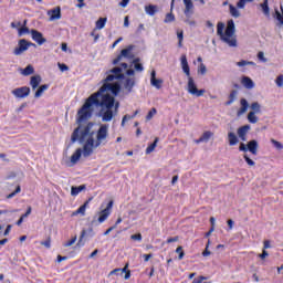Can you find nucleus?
Returning a JSON list of instances; mask_svg holds the SVG:
<instances>
[{"label": "nucleus", "instance_id": "obj_8", "mask_svg": "<svg viewBox=\"0 0 283 283\" xmlns=\"http://www.w3.org/2000/svg\"><path fill=\"white\" fill-rule=\"evenodd\" d=\"M108 132H109V126L107 125H102L98 130H97V135H96V142H95V147H101V143H103V140L107 139L108 136Z\"/></svg>", "mask_w": 283, "mask_h": 283}, {"label": "nucleus", "instance_id": "obj_38", "mask_svg": "<svg viewBox=\"0 0 283 283\" xmlns=\"http://www.w3.org/2000/svg\"><path fill=\"white\" fill-rule=\"evenodd\" d=\"M230 14L231 17H234V19H238L240 17V11L234 6L230 4Z\"/></svg>", "mask_w": 283, "mask_h": 283}, {"label": "nucleus", "instance_id": "obj_53", "mask_svg": "<svg viewBox=\"0 0 283 283\" xmlns=\"http://www.w3.org/2000/svg\"><path fill=\"white\" fill-rule=\"evenodd\" d=\"M209 244H211L210 240H208V244L206 247V250L202 252L203 258H207L208 255H211V251H209Z\"/></svg>", "mask_w": 283, "mask_h": 283}, {"label": "nucleus", "instance_id": "obj_7", "mask_svg": "<svg viewBox=\"0 0 283 283\" xmlns=\"http://www.w3.org/2000/svg\"><path fill=\"white\" fill-rule=\"evenodd\" d=\"M32 45H34V43L28 42L25 39H21L18 42V46L13 50V54L15 56H21V54H23V52H28V49L32 48Z\"/></svg>", "mask_w": 283, "mask_h": 283}, {"label": "nucleus", "instance_id": "obj_36", "mask_svg": "<svg viewBox=\"0 0 283 283\" xmlns=\"http://www.w3.org/2000/svg\"><path fill=\"white\" fill-rule=\"evenodd\" d=\"M251 111L254 112L255 114H260L262 112V106H260V103L254 102L250 105Z\"/></svg>", "mask_w": 283, "mask_h": 283}, {"label": "nucleus", "instance_id": "obj_59", "mask_svg": "<svg viewBox=\"0 0 283 283\" xmlns=\"http://www.w3.org/2000/svg\"><path fill=\"white\" fill-rule=\"evenodd\" d=\"M259 61H262L263 63H266V57H264V52L260 51L258 53Z\"/></svg>", "mask_w": 283, "mask_h": 283}, {"label": "nucleus", "instance_id": "obj_11", "mask_svg": "<svg viewBox=\"0 0 283 283\" xmlns=\"http://www.w3.org/2000/svg\"><path fill=\"white\" fill-rule=\"evenodd\" d=\"M132 50H134L133 45H128L126 49H123L120 54L113 60V65H118L124 59H129V56H132Z\"/></svg>", "mask_w": 283, "mask_h": 283}, {"label": "nucleus", "instance_id": "obj_20", "mask_svg": "<svg viewBox=\"0 0 283 283\" xmlns=\"http://www.w3.org/2000/svg\"><path fill=\"white\" fill-rule=\"evenodd\" d=\"M240 105L241 107L238 109L237 116H242L247 114V111L249 109V102L247 101V98H241Z\"/></svg>", "mask_w": 283, "mask_h": 283}, {"label": "nucleus", "instance_id": "obj_28", "mask_svg": "<svg viewBox=\"0 0 283 283\" xmlns=\"http://www.w3.org/2000/svg\"><path fill=\"white\" fill-rule=\"evenodd\" d=\"M30 29L28 28V20H24L22 27L18 29L19 36H23V34H28Z\"/></svg>", "mask_w": 283, "mask_h": 283}, {"label": "nucleus", "instance_id": "obj_55", "mask_svg": "<svg viewBox=\"0 0 283 283\" xmlns=\"http://www.w3.org/2000/svg\"><path fill=\"white\" fill-rule=\"evenodd\" d=\"M23 23H21V21L18 22H11V28H13L14 30H19V28H22Z\"/></svg>", "mask_w": 283, "mask_h": 283}, {"label": "nucleus", "instance_id": "obj_19", "mask_svg": "<svg viewBox=\"0 0 283 283\" xmlns=\"http://www.w3.org/2000/svg\"><path fill=\"white\" fill-rule=\"evenodd\" d=\"M90 202H92V198L86 200L84 205L72 213V216H85V211L87 210V207H90Z\"/></svg>", "mask_w": 283, "mask_h": 283}, {"label": "nucleus", "instance_id": "obj_61", "mask_svg": "<svg viewBox=\"0 0 283 283\" xmlns=\"http://www.w3.org/2000/svg\"><path fill=\"white\" fill-rule=\"evenodd\" d=\"M57 65H59L61 72H67V70H70V66H67L66 64L59 63Z\"/></svg>", "mask_w": 283, "mask_h": 283}, {"label": "nucleus", "instance_id": "obj_9", "mask_svg": "<svg viewBox=\"0 0 283 283\" xmlns=\"http://www.w3.org/2000/svg\"><path fill=\"white\" fill-rule=\"evenodd\" d=\"M94 149H96V143L94 142V137H88L83 147L84 158H90V156L94 154Z\"/></svg>", "mask_w": 283, "mask_h": 283}, {"label": "nucleus", "instance_id": "obj_23", "mask_svg": "<svg viewBox=\"0 0 283 283\" xmlns=\"http://www.w3.org/2000/svg\"><path fill=\"white\" fill-rule=\"evenodd\" d=\"M228 142L230 147H234V145H238L240 140L238 139V135H235V133L230 132L228 133Z\"/></svg>", "mask_w": 283, "mask_h": 283}, {"label": "nucleus", "instance_id": "obj_34", "mask_svg": "<svg viewBox=\"0 0 283 283\" xmlns=\"http://www.w3.org/2000/svg\"><path fill=\"white\" fill-rule=\"evenodd\" d=\"M238 96V91H231L230 95H229V101L226 102V105H233V103L235 102V98Z\"/></svg>", "mask_w": 283, "mask_h": 283}, {"label": "nucleus", "instance_id": "obj_18", "mask_svg": "<svg viewBox=\"0 0 283 283\" xmlns=\"http://www.w3.org/2000/svg\"><path fill=\"white\" fill-rule=\"evenodd\" d=\"M150 85L156 87V90H160L163 87V80L156 78V71H151L150 73Z\"/></svg>", "mask_w": 283, "mask_h": 283}, {"label": "nucleus", "instance_id": "obj_42", "mask_svg": "<svg viewBox=\"0 0 283 283\" xmlns=\"http://www.w3.org/2000/svg\"><path fill=\"white\" fill-rule=\"evenodd\" d=\"M158 113V111L156 108H151L148 114L146 115V120H151L154 118V116H156V114Z\"/></svg>", "mask_w": 283, "mask_h": 283}, {"label": "nucleus", "instance_id": "obj_43", "mask_svg": "<svg viewBox=\"0 0 283 283\" xmlns=\"http://www.w3.org/2000/svg\"><path fill=\"white\" fill-rule=\"evenodd\" d=\"M136 114H138V111H136L133 116L125 115L122 119V127H125V123H127V120H132V118H135Z\"/></svg>", "mask_w": 283, "mask_h": 283}, {"label": "nucleus", "instance_id": "obj_4", "mask_svg": "<svg viewBox=\"0 0 283 283\" xmlns=\"http://www.w3.org/2000/svg\"><path fill=\"white\" fill-rule=\"evenodd\" d=\"M92 127H94L93 123H88L84 128H81L78 126L77 128L74 129L71 136V142L76 143V140H80L83 143L87 136H90V132H92Z\"/></svg>", "mask_w": 283, "mask_h": 283}, {"label": "nucleus", "instance_id": "obj_35", "mask_svg": "<svg viewBox=\"0 0 283 283\" xmlns=\"http://www.w3.org/2000/svg\"><path fill=\"white\" fill-rule=\"evenodd\" d=\"M23 76H30L34 74V66L33 65H28L25 69L22 71Z\"/></svg>", "mask_w": 283, "mask_h": 283}, {"label": "nucleus", "instance_id": "obj_31", "mask_svg": "<svg viewBox=\"0 0 283 283\" xmlns=\"http://www.w3.org/2000/svg\"><path fill=\"white\" fill-rule=\"evenodd\" d=\"M158 140H160L158 137L155 138L154 143L150 144L147 148H146V154L149 155L151 154L156 147H158Z\"/></svg>", "mask_w": 283, "mask_h": 283}, {"label": "nucleus", "instance_id": "obj_26", "mask_svg": "<svg viewBox=\"0 0 283 283\" xmlns=\"http://www.w3.org/2000/svg\"><path fill=\"white\" fill-rule=\"evenodd\" d=\"M46 90H50V84H43L39 86L34 94V98H41L43 96V92H45Z\"/></svg>", "mask_w": 283, "mask_h": 283}, {"label": "nucleus", "instance_id": "obj_24", "mask_svg": "<svg viewBox=\"0 0 283 283\" xmlns=\"http://www.w3.org/2000/svg\"><path fill=\"white\" fill-rule=\"evenodd\" d=\"M81 156H83V149L77 148L74 154L71 156V163H73V165H76V163H78V160H81Z\"/></svg>", "mask_w": 283, "mask_h": 283}, {"label": "nucleus", "instance_id": "obj_39", "mask_svg": "<svg viewBox=\"0 0 283 283\" xmlns=\"http://www.w3.org/2000/svg\"><path fill=\"white\" fill-rule=\"evenodd\" d=\"M177 39H178V48H182V41L185 40V32L178 31Z\"/></svg>", "mask_w": 283, "mask_h": 283}, {"label": "nucleus", "instance_id": "obj_21", "mask_svg": "<svg viewBox=\"0 0 283 283\" xmlns=\"http://www.w3.org/2000/svg\"><path fill=\"white\" fill-rule=\"evenodd\" d=\"M241 83L245 90H253L255 87V83L249 76H243L241 78Z\"/></svg>", "mask_w": 283, "mask_h": 283}, {"label": "nucleus", "instance_id": "obj_2", "mask_svg": "<svg viewBox=\"0 0 283 283\" xmlns=\"http://www.w3.org/2000/svg\"><path fill=\"white\" fill-rule=\"evenodd\" d=\"M217 34L223 43H227L229 48H238V39L235 38V22L229 20L224 31V23L219 22L217 24Z\"/></svg>", "mask_w": 283, "mask_h": 283}, {"label": "nucleus", "instance_id": "obj_60", "mask_svg": "<svg viewBox=\"0 0 283 283\" xmlns=\"http://www.w3.org/2000/svg\"><path fill=\"white\" fill-rule=\"evenodd\" d=\"M239 151L247 153V151H249V148L244 143H241L240 146H239Z\"/></svg>", "mask_w": 283, "mask_h": 283}, {"label": "nucleus", "instance_id": "obj_12", "mask_svg": "<svg viewBox=\"0 0 283 283\" xmlns=\"http://www.w3.org/2000/svg\"><path fill=\"white\" fill-rule=\"evenodd\" d=\"M12 95L15 96V98H28L30 96V87L22 86L13 90Z\"/></svg>", "mask_w": 283, "mask_h": 283}, {"label": "nucleus", "instance_id": "obj_30", "mask_svg": "<svg viewBox=\"0 0 283 283\" xmlns=\"http://www.w3.org/2000/svg\"><path fill=\"white\" fill-rule=\"evenodd\" d=\"M81 191H85V185L78 186V187H72L71 188V196H78V193H81Z\"/></svg>", "mask_w": 283, "mask_h": 283}, {"label": "nucleus", "instance_id": "obj_17", "mask_svg": "<svg viewBox=\"0 0 283 283\" xmlns=\"http://www.w3.org/2000/svg\"><path fill=\"white\" fill-rule=\"evenodd\" d=\"M184 3L186 6L184 14L187 19H191V14H193V2L191 0H184Z\"/></svg>", "mask_w": 283, "mask_h": 283}, {"label": "nucleus", "instance_id": "obj_47", "mask_svg": "<svg viewBox=\"0 0 283 283\" xmlns=\"http://www.w3.org/2000/svg\"><path fill=\"white\" fill-rule=\"evenodd\" d=\"M17 193H21V186H17L15 190L7 196V198L10 200L11 198H14Z\"/></svg>", "mask_w": 283, "mask_h": 283}, {"label": "nucleus", "instance_id": "obj_37", "mask_svg": "<svg viewBox=\"0 0 283 283\" xmlns=\"http://www.w3.org/2000/svg\"><path fill=\"white\" fill-rule=\"evenodd\" d=\"M248 120L249 123H251L252 125H255V123H258L259 118L255 116V112H250L248 114Z\"/></svg>", "mask_w": 283, "mask_h": 283}, {"label": "nucleus", "instance_id": "obj_64", "mask_svg": "<svg viewBox=\"0 0 283 283\" xmlns=\"http://www.w3.org/2000/svg\"><path fill=\"white\" fill-rule=\"evenodd\" d=\"M244 6H247L245 0H239V2L237 3V8L243 9Z\"/></svg>", "mask_w": 283, "mask_h": 283}, {"label": "nucleus", "instance_id": "obj_3", "mask_svg": "<svg viewBox=\"0 0 283 283\" xmlns=\"http://www.w3.org/2000/svg\"><path fill=\"white\" fill-rule=\"evenodd\" d=\"M181 67L186 76H188V92L192 94V96H202L205 94V90H198L196 86V82H193V77H191V70L189 69V62L187 61V55H181Z\"/></svg>", "mask_w": 283, "mask_h": 283}, {"label": "nucleus", "instance_id": "obj_22", "mask_svg": "<svg viewBox=\"0 0 283 283\" xmlns=\"http://www.w3.org/2000/svg\"><path fill=\"white\" fill-rule=\"evenodd\" d=\"M248 151H251L253 156H258V140L252 139L247 145Z\"/></svg>", "mask_w": 283, "mask_h": 283}, {"label": "nucleus", "instance_id": "obj_41", "mask_svg": "<svg viewBox=\"0 0 283 283\" xmlns=\"http://www.w3.org/2000/svg\"><path fill=\"white\" fill-rule=\"evenodd\" d=\"M174 21H176V15L171 12L167 13L164 23H174Z\"/></svg>", "mask_w": 283, "mask_h": 283}, {"label": "nucleus", "instance_id": "obj_62", "mask_svg": "<svg viewBox=\"0 0 283 283\" xmlns=\"http://www.w3.org/2000/svg\"><path fill=\"white\" fill-rule=\"evenodd\" d=\"M259 258L261 260H264V259L269 258V252L266 250H263L262 253L259 254Z\"/></svg>", "mask_w": 283, "mask_h": 283}, {"label": "nucleus", "instance_id": "obj_50", "mask_svg": "<svg viewBox=\"0 0 283 283\" xmlns=\"http://www.w3.org/2000/svg\"><path fill=\"white\" fill-rule=\"evenodd\" d=\"M41 244L42 247L50 249V247H52V239L48 238L45 241H42Z\"/></svg>", "mask_w": 283, "mask_h": 283}, {"label": "nucleus", "instance_id": "obj_13", "mask_svg": "<svg viewBox=\"0 0 283 283\" xmlns=\"http://www.w3.org/2000/svg\"><path fill=\"white\" fill-rule=\"evenodd\" d=\"M136 86V78L126 77L124 78V90L126 94H132L134 92V87Z\"/></svg>", "mask_w": 283, "mask_h": 283}, {"label": "nucleus", "instance_id": "obj_56", "mask_svg": "<svg viewBox=\"0 0 283 283\" xmlns=\"http://www.w3.org/2000/svg\"><path fill=\"white\" fill-rule=\"evenodd\" d=\"M76 242V237H73L71 240H69L67 242L64 243V247H72V244H74Z\"/></svg>", "mask_w": 283, "mask_h": 283}, {"label": "nucleus", "instance_id": "obj_16", "mask_svg": "<svg viewBox=\"0 0 283 283\" xmlns=\"http://www.w3.org/2000/svg\"><path fill=\"white\" fill-rule=\"evenodd\" d=\"M48 15L50 17V21H59L61 19V7L49 10Z\"/></svg>", "mask_w": 283, "mask_h": 283}, {"label": "nucleus", "instance_id": "obj_33", "mask_svg": "<svg viewBox=\"0 0 283 283\" xmlns=\"http://www.w3.org/2000/svg\"><path fill=\"white\" fill-rule=\"evenodd\" d=\"M107 23V18H99L95 25H96V30H103V28H105V24Z\"/></svg>", "mask_w": 283, "mask_h": 283}, {"label": "nucleus", "instance_id": "obj_32", "mask_svg": "<svg viewBox=\"0 0 283 283\" xmlns=\"http://www.w3.org/2000/svg\"><path fill=\"white\" fill-rule=\"evenodd\" d=\"M133 65L136 70V72H143V70H145V67L143 66V64L140 63V59L136 57L135 60H133Z\"/></svg>", "mask_w": 283, "mask_h": 283}, {"label": "nucleus", "instance_id": "obj_51", "mask_svg": "<svg viewBox=\"0 0 283 283\" xmlns=\"http://www.w3.org/2000/svg\"><path fill=\"white\" fill-rule=\"evenodd\" d=\"M277 87H283V74L279 75L275 80Z\"/></svg>", "mask_w": 283, "mask_h": 283}, {"label": "nucleus", "instance_id": "obj_52", "mask_svg": "<svg viewBox=\"0 0 283 283\" xmlns=\"http://www.w3.org/2000/svg\"><path fill=\"white\" fill-rule=\"evenodd\" d=\"M130 240H136L137 242H142L143 241V234H140V233L133 234V235H130Z\"/></svg>", "mask_w": 283, "mask_h": 283}, {"label": "nucleus", "instance_id": "obj_15", "mask_svg": "<svg viewBox=\"0 0 283 283\" xmlns=\"http://www.w3.org/2000/svg\"><path fill=\"white\" fill-rule=\"evenodd\" d=\"M251 130V125H244L238 128L237 134L243 143L247 140V134Z\"/></svg>", "mask_w": 283, "mask_h": 283}, {"label": "nucleus", "instance_id": "obj_57", "mask_svg": "<svg viewBox=\"0 0 283 283\" xmlns=\"http://www.w3.org/2000/svg\"><path fill=\"white\" fill-rule=\"evenodd\" d=\"M198 72L202 75L207 74V66L205 64H200Z\"/></svg>", "mask_w": 283, "mask_h": 283}, {"label": "nucleus", "instance_id": "obj_6", "mask_svg": "<svg viewBox=\"0 0 283 283\" xmlns=\"http://www.w3.org/2000/svg\"><path fill=\"white\" fill-rule=\"evenodd\" d=\"M101 92H112L113 96H118L120 93V84L119 83H109L104 80L103 85L99 87Z\"/></svg>", "mask_w": 283, "mask_h": 283}, {"label": "nucleus", "instance_id": "obj_29", "mask_svg": "<svg viewBox=\"0 0 283 283\" xmlns=\"http://www.w3.org/2000/svg\"><path fill=\"white\" fill-rule=\"evenodd\" d=\"M261 8L265 17L271 15V9L269 8V0H264L263 3H261Z\"/></svg>", "mask_w": 283, "mask_h": 283}, {"label": "nucleus", "instance_id": "obj_63", "mask_svg": "<svg viewBox=\"0 0 283 283\" xmlns=\"http://www.w3.org/2000/svg\"><path fill=\"white\" fill-rule=\"evenodd\" d=\"M118 6H119L120 8H127V6H129V0H122V1L118 3Z\"/></svg>", "mask_w": 283, "mask_h": 283}, {"label": "nucleus", "instance_id": "obj_1", "mask_svg": "<svg viewBox=\"0 0 283 283\" xmlns=\"http://www.w3.org/2000/svg\"><path fill=\"white\" fill-rule=\"evenodd\" d=\"M94 105L95 107H102V109H106L102 119L104 123H109L114 118V111L118 109L120 103L116 102V98L109 93L101 92V88L93 93L90 97L86 98L83 106L77 111V123H85V120H90L94 114Z\"/></svg>", "mask_w": 283, "mask_h": 283}, {"label": "nucleus", "instance_id": "obj_45", "mask_svg": "<svg viewBox=\"0 0 283 283\" xmlns=\"http://www.w3.org/2000/svg\"><path fill=\"white\" fill-rule=\"evenodd\" d=\"M211 136H213V133H211L210 130H207L202 134L201 138L203 143H207L211 138Z\"/></svg>", "mask_w": 283, "mask_h": 283}, {"label": "nucleus", "instance_id": "obj_40", "mask_svg": "<svg viewBox=\"0 0 283 283\" xmlns=\"http://www.w3.org/2000/svg\"><path fill=\"white\" fill-rule=\"evenodd\" d=\"M281 12L282 13H280V11L277 9H275L276 20L279 21V23L281 25H283V7L282 6H281Z\"/></svg>", "mask_w": 283, "mask_h": 283}, {"label": "nucleus", "instance_id": "obj_46", "mask_svg": "<svg viewBox=\"0 0 283 283\" xmlns=\"http://www.w3.org/2000/svg\"><path fill=\"white\" fill-rule=\"evenodd\" d=\"M176 253H178V260H182L185 258V250H182V245H179L177 249H176Z\"/></svg>", "mask_w": 283, "mask_h": 283}, {"label": "nucleus", "instance_id": "obj_44", "mask_svg": "<svg viewBox=\"0 0 283 283\" xmlns=\"http://www.w3.org/2000/svg\"><path fill=\"white\" fill-rule=\"evenodd\" d=\"M238 67H244L245 65H255L254 62L241 60L240 62H237Z\"/></svg>", "mask_w": 283, "mask_h": 283}, {"label": "nucleus", "instance_id": "obj_49", "mask_svg": "<svg viewBox=\"0 0 283 283\" xmlns=\"http://www.w3.org/2000/svg\"><path fill=\"white\" fill-rule=\"evenodd\" d=\"M245 163L249 165V167H255V161H253V159L249 158L248 155L243 156Z\"/></svg>", "mask_w": 283, "mask_h": 283}, {"label": "nucleus", "instance_id": "obj_54", "mask_svg": "<svg viewBox=\"0 0 283 283\" xmlns=\"http://www.w3.org/2000/svg\"><path fill=\"white\" fill-rule=\"evenodd\" d=\"M205 280H209V277L200 275L199 277L193 279L192 283H202Z\"/></svg>", "mask_w": 283, "mask_h": 283}, {"label": "nucleus", "instance_id": "obj_14", "mask_svg": "<svg viewBox=\"0 0 283 283\" xmlns=\"http://www.w3.org/2000/svg\"><path fill=\"white\" fill-rule=\"evenodd\" d=\"M31 36L38 43V45H43L48 40L43 38V33L39 32L38 30H31Z\"/></svg>", "mask_w": 283, "mask_h": 283}, {"label": "nucleus", "instance_id": "obj_25", "mask_svg": "<svg viewBox=\"0 0 283 283\" xmlns=\"http://www.w3.org/2000/svg\"><path fill=\"white\" fill-rule=\"evenodd\" d=\"M30 85H31L32 90H36V87H39V85H41V75L31 76Z\"/></svg>", "mask_w": 283, "mask_h": 283}, {"label": "nucleus", "instance_id": "obj_58", "mask_svg": "<svg viewBox=\"0 0 283 283\" xmlns=\"http://www.w3.org/2000/svg\"><path fill=\"white\" fill-rule=\"evenodd\" d=\"M178 240H180V237H172V238H168L167 239V244H171L172 242H178Z\"/></svg>", "mask_w": 283, "mask_h": 283}, {"label": "nucleus", "instance_id": "obj_48", "mask_svg": "<svg viewBox=\"0 0 283 283\" xmlns=\"http://www.w3.org/2000/svg\"><path fill=\"white\" fill-rule=\"evenodd\" d=\"M272 145L275 147V149L282 150L283 149V144L275 140V139H271Z\"/></svg>", "mask_w": 283, "mask_h": 283}, {"label": "nucleus", "instance_id": "obj_10", "mask_svg": "<svg viewBox=\"0 0 283 283\" xmlns=\"http://www.w3.org/2000/svg\"><path fill=\"white\" fill-rule=\"evenodd\" d=\"M114 208V200H111L106 208L103 209L102 211H99V217L97 219V222L99 224H103V222H105V220H107V218H109V216H112V209Z\"/></svg>", "mask_w": 283, "mask_h": 283}, {"label": "nucleus", "instance_id": "obj_27", "mask_svg": "<svg viewBox=\"0 0 283 283\" xmlns=\"http://www.w3.org/2000/svg\"><path fill=\"white\" fill-rule=\"evenodd\" d=\"M146 14H149V17H154L156 12H158V6L156 4H149L145 7Z\"/></svg>", "mask_w": 283, "mask_h": 283}, {"label": "nucleus", "instance_id": "obj_5", "mask_svg": "<svg viewBox=\"0 0 283 283\" xmlns=\"http://www.w3.org/2000/svg\"><path fill=\"white\" fill-rule=\"evenodd\" d=\"M108 74L105 78L106 83H112V81H123L125 80V74H123V69L122 67H114L106 72Z\"/></svg>", "mask_w": 283, "mask_h": 283}]
</instances>
